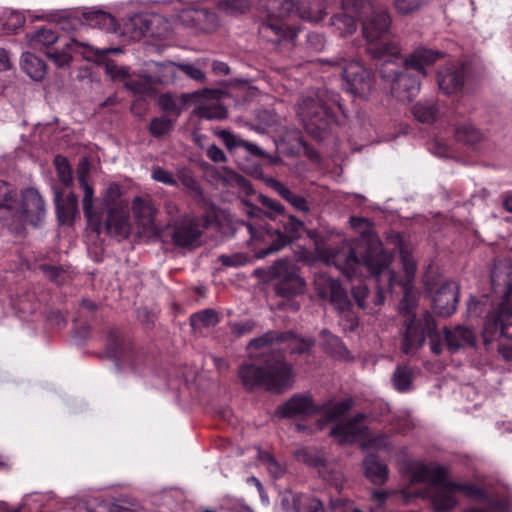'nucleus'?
Masks as SVG:
<instances>
[{
	"mask_svg": "<svg viewBox=\"0 0 512 512\" xmlns=\"http://www.w3.org/2000/svg\"><path fill=\"white\" fill-rule=\"evenodd\" d=\"M59 36L56 31L49 28H41L37 30L31 37L35 44L50 46L57 42Z\"/></svg>",
	"mask_w": 512,
	"mask_h": 512,
	"instance_id": "864d4df0",
	"label": "nucleus"
},
{
	"mask_svg": "<svg viewBox=\"0 0 512 512\" xmlns=\"http://www.w3.org/2000/svg\"><path fill=\"white\" fill-rule=\"evenodd\" d=\"M66 48L73 51H78L77 47H83L85 49H88V51L95 55V56H104L110 52H112V49H97L90 46L88 43L80 42L75 38H71L70 42H68L66 45ZM113 52H118L117 49H113Z\"/></svg>",
	"mask_w": 512,
	"mask_h": 512,
	"instance_id": "13d9d810",
	"label": "nucleus"
},
{
	"mask_svg": "<svg viewBox=\"0 0 512 512\" xmlns=\"http://www.w3.org/2000/svg\"><path fill=\"white\" fill-rule=\"evenodd\" d=\"M265 183L274 190L281 198L287 201L294 209L304 214L311 211L309 202L301 195L291 191L286 185L274 178H267Z\"/></svg>",
	"mask_w": 512,
	"mask_h": 512,
	"instance_id": "bb28decb",
	"label": "nucleus"
},
{
	"mask_svg": "<svg viewBox=\"0 0 512 512\" xmlns=\"http://www.w3.org/2000/svg\"><path fill=\"white\" fill-rule=\"evenodd\" d=\"M109 357L115 362L118 372L128 369L133 374H140L145 365V354L135 346L121 338L117 333H111L107 341Z\"/></svg>",
	"mask_w": 512,
	"mask_h": 512,
	"instance_id": "9b49d317",
	"label": "nucleus"
},
{
	"mask_svg": "<svg viewBox=\"0 0 512 512\" xmlns=\"http://www.w3.org/2000/svg\"><path fill=\"white\" fill-rule=\"evenodd\" d=\"M427 0H394L396 10L401 14L411 13L421 7Z\"/></svg>",
	"mask_w": 512,
	"mask_h": 512,
	"instance_id": "680f3d73",
	"label": "nucleus"
},
{
	"mask_svg": "<svg viewBox=\"0 0 512 512\" xmlns=\"http://www.w3.org/2000/svg\"><path fill=\"white\" fill-rule=\"evenodd\" d=\"M340 114H344V109L339 95L328 90L303 96L297 106V115L306 131L317 139H322L329 127L338 123Z\"/></svg>",
	"mask_w": 512,
	"mask_h": 512,
	"instance_id": "423d86ee",
	"label": "nucleus"
},
{
	"mask_svg": "<svg viewBox=\"0 0 512 512\" xmlns=\"http://www.w3.org/2000/svg\"><path fill=\"white\" fill-rule=\"evenodd\" d=\"M401 263L406 275L403 283L404 297L400 305V312L405 317V332L402 336L401 351L407 355H414L425 344L426 337L430 339V349L435 355L442 352V338L437 330L435 318L428 311L417 318L415 313L416 300L409 293V286L416 273V262L408 252H401Z\"/></svg>",
	"mask_w": 512,
	"mask_h": 512,
	"instance_id": "f03ea898",
	"label": "nucleus"
},
{
	"mask_svg": "<svg viewBox=\"0 0 512 512\" xmlns=\"http://www.w3.org/2000/svg\"><path fill=\"white\" fill-rule=\"evenodd\" d=\"M444 339L451 353H455L468 346L474 347L476 345V335L474 331L461 325L454 328H445Z\"/></svg>",
	"mask_w": 512,
	"mask_h": 512,
	"instance_id": "393cba45",
	"label": "nucleus"
},
{
	"mask_svg": "<svg viewBox=\"0 0 512 512\" xmlns=\"http://www.w3.org/2000/svg\"><path fill=\"white\" fill-rule=\"evenodd\" d=\"M54 202L58 221L61 224H72L78 213V198L74 193H69L62 198L60 191H55Z\"/></svg>",
	"mask_w": 512,
	"mask_h": 512,
	"instance_id": "c85d7f7f",
	"label": "nucleus"
},
{
	"mask_svg": "<svg viewBox=\"0 0 512 512\" xmlns=\"http://www.w3.org/2000/svg\"><path fill=\"white\" fill-rule=\"evenodd\" d=\"M459 286L455 281H445L433 296V307L442 316L452 315L457 308Z\"/></svg>",
	"mask_w": 512,
	"mask_h": 512,
	"instance_id": "a211bd4d",
	"label": "nucleus"
},
{
	"mask_svg": "<svg viewBox=\"0 0 512 512\" xmlns=\"http://www.w3.org/2000/svg\"><path fill=\"white\" fill-rule=\"evenodd\" d=\"M339 314L345 317L350 322V328L353 329L356 326V317L351 312V302L347 296L346 291L340 287L333 295L328 299Z\"/></svg>",
	"mask_w": 512,
	"mask_h": 512,
	"instance_id": "f704fd0d",
	"label": "nucleus"
},
{
	"mask_svg": "<svg viewBox=\"0 0 512 512\" xmlns=\"http://www.w3.org/2000/svg\"><path fill=\"white\" fill-rule=\"evenodd\" d=\"M465 68L463 65L449 64L438 72V85L445 94H452L463 87Z\"/></svg>",
	"mask_w": 512,
	"mask_h": 512,
	"instance_id": "5701e85b",
	"label": "nucleus"
},
{
	"mask_svg": "<svg viewBox=\"0 0 512 512\" xmlns=\"http://www.w3.org/2000/svg\"><path fill=\"white\" fill-rule=\"evenodd\" d=\"M346 11H360L362 31L366 41L379 40L389 31L391 18L388 12L371 0H343Z\"/></svg>",
	"mask_w": 512,
	"mask_h": 512,
	"instance_id": "1a4fd4ad",
	"label": "nucleus"
},
{
	"mask_svg": "<svg viewBox=\"0 0 512 512\" xmlns=\"http://www.w3.org/2000/svg\"><path fill=\"white\" fill-rule=\"evenodd\" d=\"M88 169L85 164H81L78 168V181L80 187L83 189L84 195L82 199L83 212L88 222L95 226V229L100 232L102 224L100 216L93 208L94 191L87 182Z\"/></svg>",
	"mask_w": 512,
	"mask_h": 512,
	"instance_id": "412c9836",
	"label": "nucleus"
},
{
	"mask_svg": "<svg viewBox=\"0 0 512 512\" xmlns=\"http://www.w3.org/2000/svg\"><path fill=\"white\" fill-rule=\"evenodd\" d=\"M172 125V121L167 117H157L152 119L149 130L154 137H161L171 130Z\"/></svg>",
	"mask_w": 512,
	"mask_h": 512,
	"instance_id": "5fc2aeb1",
	"label": "nucleus"
},
{
	"mask_svg": "<svg viewBox=\"0 0 512 512\" xmlns=\"http://www.w3.org/2000/svg\"><path fill=\"white\" fill-rule=\"evenodd\" d=\"M366 49L372 58L380 62L379 69L388 62L400 64L404 60L401 56L399 43L385 37L379 40L368 41Z\"/></svg>",
	"mask_w": 512,
	"mask_h": 512,
	"instance_id": "f3484780",
	"label": "nucleus"
},
{
	"mask_svg": "<svg viewBox=\"0 0 512 512\" xmlns=\"http://www.w3.org/2000/svg\"><path fill=\"white\" fill-rule=\"evenodd\" d=\"M240 225L247 229L250 235L249 242L254 246L257 258L276 253L289 242L287 236L279 230L268 229L251 222H241Z\"/></svg>",
	"mask_w": 512,
	"mask_h": 512,
	"instance_id": "4468645a",
	"label": "nucleus"
},
{
	"mask_svg": "<svg viewBox=\"0 0 512 512\" xmlns=\"http://www.w3.org/2000/svg\"><path fill=\"white\" fill-rule=\"evenodd\" d=\"M431 503L435 511L446 512L452 510L458 503L454 482L448 479V474L441 483H437L429 490Z\"/></svg>",
	"mask_w": 512,
	"mask_h": 512,
	"instance_id": "6ab92c4d",
	"label": "nucleus"
},
{
	"mask_svg": "<svg viewBox=\"0 0 512 512\" xmlns=\"http://www.w3.org/2000/svg\"><path fill=\"white\" fill-rule=\"evenodd\" d=\"M217 7L219 10L230 14L237 15L245 13L250 8L249 0H218Z\"/></svg>",
	"mask_w": 512,
	"mask_h": 512,
	"instance_id": "de8ad7c7",
	"label": "nucleus"
},
{
	"mask_svg": "<svg viewBox=\"0 0 512 512\" xmlns=\"http://www.w3.org/2000/svg\"><path fill=\"white\" fill-rule=\"evenodd\" d=\"M321 257L328 265H334L347 277L351 278L360 265H364L377 282L383 278L389 285L395 282V275L390 270L392 255L386 252L380 243L372 245L360 261L353 247L346 241L338 246H329L320 252Z\"/></svg>",
	"mask_w": 512,
	"mask_h": 512,
	"instance_id": "20e7f679",
	"label": "nucleus"
},
{
	"mask_svg": "<svg viewBox=\"0 0 512 512\" xmlns=\"http://www.w3.org/2000/svg\"><path fill=\"white\" fill-rule=\"evenodd\" d=\"M351 408V399H345L339 402H329L323 406L324 417L327 421H334L346 414Z\"/></svg>",
	"mask_w": 512,
	"mask_h": 512,
	"instance_id": "37998d69",
	"label": "nucleus"
},
{
	"mask_svg": "<svg viewBox=\"0 0 512 512\" xmlns=\"http://www.w3.org/2000/svg\"><path fill=\"white\" fill-rule=\"evenodd\" d=\"M59 181L65 186L72 183V170L69 162L63 156L57 155L54 159Z\"/></svg>",
	"mask_w": 512,
	"mask_h": 512,
	"instance_id": "8fccbe9b",
	"label": "nucleus"
},
{
	"mask_svg": "<svg viewBox=\"0 0 512 512\" xmlns=\"http://www.w3.org/2000/svg\"><path fill=\"white\" fill-rule=\"evenodd\" d=\"M177 19L184 26L205 30L207 23L214 21L215 15L206 9L185 7L177 13Z\"/></svg>",
	"mask_w": 512,
	"mask_h": 512,
	"instance_id": "cd10ccee",
	"label": "nucleus"
},
{
	"mask_svg": "<svg viewBox=\"0 0 512 512\" xmlns=\"http://www.w3.org/2000/svg\"><path fill=\"white\" fill-rule=\"evenodd\" d=\"M46 56L59 69L69 67L72 61L71 55L64 51L47 52Z\"/></svg>",
	"mask_w": 512,
	"mask_h": 512,
	"instance_id": "e2e57ef3",
	"label": "nucleus"
},
{
	"mask_svg": "<svg viewBox=\"0 0 512 512\" xmlns=\"http://www.w3.org/2000/svg\"><path fill=\"white\" fill-rule=\"evenodd\" d=\"M317 411L310 395L296 394L286 401L277 410V413L285 418L297 416H309Z\"/></svg>",
	"mask_w": 512,
	"mask_h": 512,
	"instance_id": "4be33fe9",
	"label": "nucleus"
},
{
	"mask_svg": "<svg viewBox=\"0 0 512 512\" xmlns=\"http://www.w3.org/2000/svg\"><path fill=\"white\" fill-rule=\"evenodd\" d=\"M365 476L376 485L384 484L388 478V468L380 463L375 455H367L363 460Z\"/></svg>",
	"mask_w": 512,
	"mask_h": 512,
	"instance_id": "72a5a7b5",
	"label": "nucleus"
},
{
	"mask_svg": "<svg viewBox=\"0 0 512 512\" xmlns=\"http://www.w3.org/2000/svg\"><path fill=\"white\" fill-rule=\"evenodd\" d=\"M363 414H358L354 418L338 423L330 431V435L338 438L340 444H352L358 440L363 441L367 428L362 424Z\"/></svg>",
	"mask_w": 512,
	"mask_h": 512,
	"instance_id": "aec40b11",
	"label": "nucleus"
},
{
	"mask_svg": "<svg viewBox=\"0 0 512 512\" xmlns=\"http://www.w3.org/2000/svg\"><path fill=\"white\" fill-rule=\"evenodd\" d=\"M125 87L135 94L145 93L149 88V83L145 78L129 79L125 81Z\"/></svg>",
	"mask_w": 512,
	"mask_h": 512,
	"instance_id": "338daca9",
	"label": "nucleus"
},
{
	"mask_svg": "<svg viewBox=\"0 0 512 512\" xmlns=\"http://www.w3.org/2000/svg\"><path fill=\"white\" fill-rule=\"evenodd\" d=\"M314 345L313 337H302L293 331H268L249 342L247 351L251 362L240 366L239 377L247 389L263 387L283 392L293 384V368L285 361L283 352L309 354Z\"/></svg>",
	"mask_w": 512,
	"mask_h": 512,
	"instance_id": "f257e3e1",
	"label": "nucleus"
},
{
	"mask_svg": "<svg viewBox=\"0 0 512 512\" xmlns=\"http://www.w3.org/2000/svg\"><path fill=\"white\" fill-rule=\"evenodd\" d=\"M23 71L33 80H42L46 74V64L32 53H24L21 57Z\"/></svg>",
	"mask_w": 512,
	"mask_h": 512,
	"instance_id": "c9c22d12",
	"label": "nucleus"
},
{
	"mask_svg": "<svg viewBox=\"0 0 512 512\" xmlns=\"http://www.w3.org/2000/svg\"><path fill=\"white\" fill-rule=\"evenodd\" d=\"M307 500L303 494L286 492L281 499V508L283 512H302Z\"/></svg>",
	"mask_w": 512,
	"mask_h": 512,
	"instance_id": "c03bdc74",
	"label": "nucleus"
},
{
	"mask_svg": "<svg viewBox=\"0 0 512 512\" xmlns=\"http://www.w3.org/2000/svg\"><path fill=\"white\" fill-rule=\"evenodd\" d=\"M390 445L389 438L385 434H380L377 436H372L368 433H366L362 443L361 447L366 449H386Z\"/></svg>",
	"mask_w": 512,
	"mask_h": 512,
	"instance_id": "603ef678",
	"label": "nucleus"
},
{
	"mask_svg": "<svg viewBox=\"0 0 512 512\" xmlns=\"http://www.w3.org/2000/svg\"><path fill=\"white\" fill-rule=\"evenodd\" d=\"M124 33L133 40L152 35L151 19L145 14H135L124 25Z\"/></svg>",
	"mask_w": 512,
	"mask_h": 512,
	"instance_id": "2f4dec72",
	"label": "nucleus"
},
{
	"mask_svg": "<svg viewBox=\"0 0 512 512\" xmlns=\"http://www.w3.org/2000/svg\"><path fill=\"white\" fill-rule=\"evenodd\" d=\"M103 228L109 235L119 240L128 238L131 233V224L127 208L109 210Z\"/></svg>",
	"mask_w": 512,
	"mask_h": 512,
	"instance_id": "b1692460",
	"label": "nucleus"
},
{
	"mask_svg": "<svg viewBox=\"0 0 512 512\" xmlns=\"http://www.w3.org/2000/svg\"><path fill=\"white\" fill-rule=\"evenodd\" d=\"M442 54L439 51L418 48L401 63L388 62L379 69L382 79L390 83L392 95L401 101H410L420 90L419 78L408 70H414L425 77V67L432 65Z\"/></svg>",
	"mask_w": 512,
	"mask_h": 512,
	"instance_id": "39448f33",
	"label": "nucleus"
},
{
	"mask_svg": "<svg viewBox=\"0 0 512 512\" xmlns=\"http://www.w3.org/2000/svg\"><path fill=\"white\" fill-rule=\"evenodd\" d=\"M180 181L182 185L187 189V191L194 197V198H202L203 193L200 185L195 180V178L189 174V173H182L180 175Z\"/></svg>",
	"mask_w": 512,
	"mask_h": 512,
	"instance_id": "4d7b16f0",
	"label": "nucleus"
},
{
	"mask_svg": "<svg viewBox=\"0 0 512 512\" xmlns=\"http://www.w3.org/2000/svg\"><path fill=\"white\" fill-rule=\"evenodd\" d=\"M457 140L465 143H476L481 139V133L472 125H463L455 131Z\"/></svg>",
	"mask_w": 512,
	"mask_h": 512,
	"instance_id": "3c124183",
	"label": "nucleus"
},
{
	"mask_svg": "<svg viewBox=\"0 0 512 512\" xmlns=\"http://www.w3.org/2000/svg\"><path fill=\"white\" fill-rule=\"evenodd\" d=\"M454 488L456 489V492L461 491L463 492L467 497L478 499V498H485V492L472 483H460V482H454Z\"/></svg>",
	"mask_w": 512,
	"mask_h": 512,
	"instance_id": "bf43d9fd",
	"label": "nucleus"
},
{
	"mask_svg": "<svg viewBox=\"0 0 512 512\" xmlns=\"http://www.w3.org/2000/svg\"><path fill=\"white\" fill-rule=\"evenodd\" d=\"M19 213L23 222L34 226L43 221L46 215L45 202L36 189L28 188L23 191Z\"/></svg>",
	"mask_w": 512,
	"mask_h": 512,
	"instance_id": "dca6fc26",
	"label": "nucleus"
},
{
	"mask_svg": "<svg viewBox=\"0 0 512 512\" xmlns=\"http://www.w3.org/2000/svg\"><path fill=\"white\" fill-rule=\"evenodd\" d=\"M321 334L324 338V347L330 354L342 359L348 357L349 351L339 337L331 334L328 330H323Z\"/></svg>",
	"mask_w": 512,
	"mask_h": 512,
	"instance_id": "a19ab883",
	"label": "nucleus"
},
{
	"mask_svg": "<svg viewBox=\"0 0 512 512\" xmlns=\"http://www.w3.org/2000/svg\"><path fill=\"white\" fill-rule=\"evenodd\" d=\"M17 203L16 189L0 180V208L13 209Z\"/></svg>",
	"mask_w": 512,
	"mask_h": 512,
	"instance_id": "09e8293b",
	"label": "nucleus"
},
{
	"mask_svg": "<svg viewBox=\"0 0 512 512\" xmlns=\"http://www.w3.org/2000/svg\"><path fill=\"white\" fill-rule=\"evenodd\" d=\"M132 211L139 226L145 231H153L155 226L156 208L150 198L135 197Z\"/></svg>",
	"mask_w": 512,
	"mask_h": 512,
	"instance_id": "a878e982",
	"label": "nucleus"
},
{
	"mask_svg": "<svg viewBox=\"0 0 512 512\" xmlns=\"http://www.w3.org/2000/svg\"><path fill=\"white\" fill-rule=\"evenodd\" d=\"M219 317L212 309H205L194 313L190 317V324L194 330L201 328H210L218 324Z\"/></svg>",
	"mask_w": 512,
	"mask_h": 512,
	"instance_id": "ea45409f",
	"label": "nucleus"
},
{
	"mask_svg": "<svg viewBox=\"0 0 512 512\" xmlns=\"http://www.w3.org/2000/svg\"><path fill=\"white\" fill-rule=\"evenodd\" d=\"M314 286L318 296L328 300L341 287V284L326 273H318L314 278Z\"/></svg>",
	"mask_w": 512,
	"mask_h": 512,
	"instance_id": "58836bf2",
	"label": "nucleus"
},
{
	"mask_svg": "<svg viewBox=\"0 0 512 512\" xmlns=\"http://www.w3.org/2000/svg\"><path fill=\"white\" fill-rule=\"evenodd\" d=\"M49 19L58 23L63 30L72 28L71 21H79L92 28H98L106 32H116L118 23L116 18L109 12L97 8H86L75 11H58L50 14Z\"/></svg>",
	"mask_w": 512,
	"mask_h": 512,
	"instance_id": "9d476101",
	"label": "nucleus"
},
{
	"mask_svg": "<svg viewBox=\"0 0 512 512\" xmlns=\"http://www.w3.org/2000/svg\"><path fill=\"white\" fill-rule=\"evenodd\" d=\"M332 66L342 68L344 88L354 95L366 94L372 88L373 78L370 70L366 69L358 61H347L343 57L333 58L326 61Z\"/></svg>",
	"mask_w": 512,
	"mask_h": 512,
	"instance_id": "ddd939ff",
	"label": "nucleus"
},
{
	"mask_svg": "<svg viewBox=\"0 0 512 512\" xmlns=\"http://www.w3.org/2000/svg\"><path fill=\"white\" fill-rule=\"evenodd\" d=\"M218 225L217 212L209 208L201 217L185 214L178 220L169 222L172 229L171 238L175 246L194 248L200 245L204 231Z\"/></svg>",
	"mask_w": 512,
	"mask_h": 512,
	"instance_id": "0eeeda50",
	"label": "nucleus"
},
{
	"mask_svg": "<svg viewBox=\"0 0 512 512\" xmlns=\"http://www.w3.org/2000/svg\"><path fill=\"white\" fill-rule=\"evenodd\" d=\"M219 260L224 266L238 267L247 264L250 257L244 253H235L231 255H221Z\"/></svg>",
	"mask_w": 512,
	"mask_h": 512,
	"instance_id": "052dcab7",
	"label": "nucleus"
},
{
	"mask_svg": "<svg viewBox=\"0 0 512 512\" xmlns=\"http://www.w3.org/2000/svg\"><path fill=\"white\" fill-rule=\"evenodd\" d=\"M414 371L407 365L397 366L393 372L391 381L393 387L399 392L409 391L412 387Z\"/></svg>",
	"mask_w": 512,
	"mask_h": 512,
	"instance_id": "4c0bfd02",
	"label": "nucleus"
},
{
	"mask_svg": "<svg viewBox=\"0 0 512 512\" xmlns=\"http://www.w3.org/2000/svg\"><path fill=\"white\" fill-rule=\"evenodd\" d=\"M221 92L219 90L204 89L193 93L183 94L182 101H194L199 103L195 110L198 117L207 120L224 119L227 111L224 106L219 103Z\"/></svg>",
	"mask_w": 512,
	"mask_h": 512,
	"instance_id": "2eb2a0df",
	"label": "nucleus"
},
{
	"mask_svg": "<svg viewBox=\"0 0 512 512\" xmlns=\"http://www.w3.org/2000/svg\"><path fill=\"white\" fill-rule=\"evenodd\" d=\"M162 68L165 74L163 77H169L161 80L162 83L174 81L176 75V69H179L183 72L187 77L197 81V82H205L206 75L205 72L202 71L199 67L191 63H175L169 62L166 64H162Z\"/></svg>",
	"mask_w": 512,
	"mask_h": 512,
	"instance_id": "7c9ffc66",
	"label": "nucleus"
},
{
	"mask_svg": "<svg viewBox=\"0 0 512 512\" xmlns=\"http://www.w3.org/2000/svg\"><path fill=\"white\" fill-rule=\"evenodd\" d=\"M222 181L224 183H227L232 186H237L244 190L250 189L249 181L245 177H243L233 171L225 172V175L222 177Z\"/></svg>",
	"mask_w": 512,
	"mask_h": 512,
	"instance_id": "0e129e2a",
	"label": "nucleus"
},
{
	"mask_svg": "<svg viewBox=\"0 0 512 512\" xmlns=\"http://www.w3.org/2000/svg\"><path fill=\"white\" fill-rule=\"evenodd\" d=\"M103 201H104L106 207L108 208V211L112 210L113 208H116V209L127 208V203H125L121 199L120 186L117 185L116 183H112L109 185V187L107 188V190L105 192Z\"/></svg>",
	"mask_w": 512,
	"mask_h": 512,
	"instance_id": "a18cd8bd",
	"label": "nucleus"
},
{
	"mask_svg": "<svg viewBox=\"0 0 512 512\" xmlns=\"http://www.w3.org/2000/svg\"><path fill=\"white\" fill-rule=\"evenodd\" d=\"M106 72L114 80H128L130 77V69L126 66H118L114 63L108 62L106 64Z\"/></svg>",
	"mask_w": 512,
	"mask_h": 512,
	"instance_id": "69168bd1",
	"label": "nucleus"
},
{
	"mask_svg": "<svg viewBox=\"0 0 512 512\" xmlns=\"http://www.w3.org/2000/svg\"><path fill=\"white\" fill-rule=\"evenodd\" d=\"M218 135L229 150L236 147H243L255 156H263L264 154L262 149L256 144L245 141L229 131L223 130Z\"/></svg>",
	"mask_w": 512,
	"mask_h": 512,
	"instance_id": "e433bc0d",
	"label": "nucleus"
},
{
	"mask_svg": "<svg viewBox=\"0 0 512 512\" xmlns=\"http://www.w3.org/2000/svg\"><path fill=\"white\" fill-rule=\"evenodd\" d=\"M90 512H116V507L112 506L111 503L104 499H96L89 506Z\"/></svg>",
	"mask_w": 512,
	"mask_h": 512,
	"instance_id": "774afa93",
	"label": "nucleus"
},
{
	"mask_svg": "<svg viewBox=\"0 0 512 512\" xmlns=\"http://www.w3.org/2000/svg\"><path fill=\"white\" fill-rule=\"evenodd\" d=\"M493 293L480 298L471 297L467 302V314L470 317H482L485 342L491 341L499 331L504 336L508 326L512 325V283L509 275L502 282L496 270L491 274Z\"/></svg>",
	"mask_w": 512,
	"mask_h": 512,
	"instance_id": "7ed1b4c3",
	"label": "nucleus"
},
{
	"mask_svg": "<svg viewBox=\"0 0 512 512\" xmlns=\"http://www.w3.org/2000/svg\"><path fill=\"white\" fill-rule=\"evenodd\" d=\"M268 279L279 280L274 287L277 295L291 298L305 290V281L299 275L298 267L287 259H279L267 271Z\"/></svg>",
	"mask_w": 512,
	"mask_h": 512,
	"instance_id": "f8f14e48",
	"label": "nucleus"
},
{
	"mask_svg": "<svg viewBox=\"0 0 512 512\" xmlns=\"http://www.w3.org/2000/svg\"><path fill=\"white\" fill-rule=\"evenodd\" d=\"M447 474V470L441 466L421 464L412 469L411 481L413 483H428L430 490L437 483H441Z\"/></svg>",
	"mask_w": 512,
	"mask_h": 512,
	"instance_id": "c756f323",
	"label": "nucleus"
},
{
	"mask_svg": "<svg viewBox=\"0 0 512 512\" xmlns=\"http://www.w3.org/2000/svg\"><path fill=\"white\" fill-rule=\"evenodd\" d=\"M343 11L333 15L330 19L331 25L334 26L341 35L352 34L357 29V21L360 20V11Z\"/></svg>",
	"mask_w": 512,
	"mask_h": 512,
	"instance_id": "473e14b6",
	"label": "nucleus"
},
{
	"mask_svg": "<svg viewBox=\"0 0 512 512\" xmlns=\"http://www.w3.org/2000/svg\"><path fill=\"white\" fill-rule=\"evenodd\" d=\"M296 457L300 462H303L304 464L311 467L319 468L325 465V459L323 455L314 449H299L296 453Z\"/></svg>",
	"mask_w": 512,
	"mask_h": 512,
	"instance_id": "49530a36",
	"label": "nucleus"
},
{
	"mask_svg": "<svg viewBox=\"0 0 512 512\" xmlns=\"http://www.w3.org/2000/svg\"><path fill=\"white\" fill-rule=\"evenodd\" d=\"M438 109L432 102H418L412 108L415 119L421 123L431 124L437 117Z\"/></svg>",
	"mask_w": 512,
	"mask_h": 512,
	"instance_id": "79ce46f5",
	"label": "nucleus"
},
{
	"mask_svg": "<svg viewBox=\"0 0 512 512\" xmlns=\"http://www.w3.org/2000/svg\"><path fill=\"white\" fill-rule=\"evenodd\" d=\"M293 8L294 4L291 0H259L258 9L266 14L259 32L267 37L273 34L278 40H294L298 30L284 22Z\"/></svg>",
	"mask_w": 512,
	"mask_h": 512,
	"instance_id": "6e6552de",
	"label": "nucleus"
},
{
	"mask_svg": "<svg viewBox=\"0 0 512 512\" xmlns=\"http://www.w3.org/2000/svg\"><path fill=\"white\" fill-rule=\"evenodd\" d=\"M151 178L154 181L165 184V185L174 186V187L178 186V181L173 176V174L160 166L152 167Z\"/></svg>",
	"mask_w": 512,
	"mask_h": 512,
	"instance_id": "6e6d98bb",
	"label": "nucleus"
}]
</instances>
